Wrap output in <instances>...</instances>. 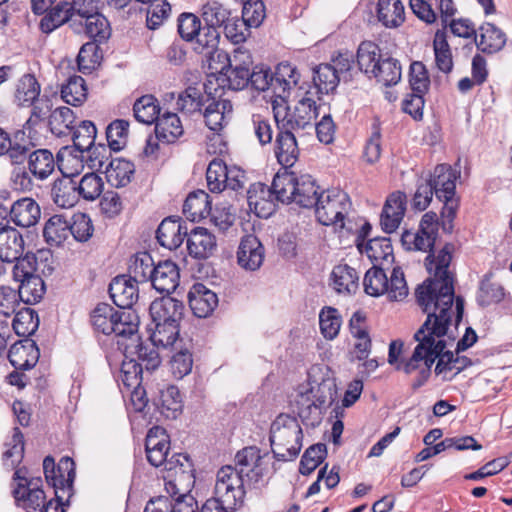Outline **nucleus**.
Masks as SVG:
<instances>
[{
  "label": "nucleus",
  "mask_w": 512,
  "mask_h": 512,
  "mask_svg": "<svg viewBox=\"0 0 512 512\" xmlns=\"http://www.w3.org/2000/svg\"><path fill=\"white\" fill-rule=\"evenodd\" d=\"M453 249L454 246L447 243L436 257L431 254L426 257V267L434 277L419 285L415 296L423 312H433L454 318L457 326L463 316L464 303L460 297L455 299L453 277L448 271Z\"/></svg>",
  "instance_id": "f257e3e1"
},
{
  "label": "nucleus",
  "mask_w": 512,
  "mask_h": 512,
  "mask_svg": "<svg viewBox=\"0 0 512 512\" xmlns=\"http://www.w3.org/2000/svg\"><path fill=\"white\" fill-rule=\"evenodd\" d=\"M427 318L414 335L418 345L410 359L397 365L398 370L406 374L418 373L413 382V388L421 387L431 374V367L435 360L446 348L447 342L444 339L449 333V328L454 318L439 315L433 312H424Z\"/></svg>",
  "instance_id": "f03ea898"
},
{
  "label": "nucleus",
  "mask_w": 512,
  "mask_h": 512,
  "mask_svg": "<svg viewBox=\"0 0 512 512\" xmlns=\"http://www.w3.org/2000/svg\"><path fill=\"white\" fill-rule=\"evenodd\" d=\"M299 100L293 109L284 102L273 100L272 109L278 129H288L294 132L313 129L314 120L318 116L319 107L316 99L304 91V86L298 87Z\"/></svg>",
  "instance_id": "7ed1b4c3"
},
{
  "label": "nucleus",
  "mask_w": 512,
  "mask_h": 512,
  "mask_svg": "<svg viewBox=\"0 0 512 512\" xmlns=\"http://www.w3.org/2000/svg\"><path fill=\"white\" fill-rule=\"evenodd\" d=\"M274 187L279 194L280 202L296 203L303 208H314L321 193L312 176H297L288 171L274 176Z\"/></svg>",
  "instance_id": "20e7f679"
},
{
  "label": "nucleus",
  "mask_w": 512,
  "mask_h": 512,
  "mask_svg": "<svg viewBox=\"0 0 512 512\" xmlns=\"http://www.w3.org/2000/svg\"><path fill=\"white\" fill-rule=\"evenodd\" d=\"M302 428L295 417L280 414L272 423L270 442L279 461L294 460L302 448Z\"/></svg>",
  "instance_id": "39448f33"
},
{
  "label": "nucleus",
  "mask_w": 512,
  "mask_h": 512,
  "mask_svg": "<svg viewBox=\"0 0 512 512\" xmlns=\"http://www.w3.org/2000/svg\"><path fill=\"white\" fill-rule=\"evenodd\" d=\"M91 324L95 331L104 335L114 334L119 340L138 331L139 321L134 311H117L106 303L98 304L91 313Z\"/></svg>",
  "instance_id": "423d86ee"
},
{
  "label": "nucleus",
  "mask_w": 512,
  "mask_h": 512,
  "mask_svg": "<svg viewBox=\"0 0 512 512\" xmlns=\"http://www.w3.org/2000/svg\"><path fill=\"white\" fill-rule=\"evenodd\" d=\"M217 60L222 64L221 67H213L210 63V68L219 73L217 80L221 81L224 87L238 91L249 85V73L253 61L248 50L238 47L231 55L219 52Z\"/></svg>",
  "instance_id": "0eeeda50"
},
{
  "label": "nucleus",
  "mask_w": 512,
  "mask_h": 512,
  "mask_svg": "<svg viewBox=\"0 0 512 512\" xmlns=\"http://www.w3.org/2000/svg\"><path fill=\"white\" fill-rule=\"evenodd\" d=\"M365 292L374 297L387 294L392 301H401L408 295V286L400 267L393 268L388 278L383 269L376 266L370 268L363 280Z\"/></svg>",
  "instance_id": "6e6552de"
},
{
  "label": "nucleus",
  "mask_w": 512,
  "mask_h": 512,
  "mask_svg": "<svg viewBox=\"0 0 512 512\" xmlns=\"http://www.w3.org/2000/svg\"><path fill=\"white\" fill-rule=\"evenodd\" d=\"M314 209L322 225L344 228V219L351 209V201L346 192L337 188L327 189L320 193Z\"/></svg>",
  "instance_id": "1a4fd4ad"
},
{
  "label": "nucleus",
  "mask_w": 512,
  "mask_h": 512,
  "mask_svg": "<svg viewBox=\"0 0 512 512\" xmlns=\"http://www.w3.org/2000/svg\"><path fill=\"white\" fill-rule=\"evenodd\" d=\"M244 497V478L232 466L222 467L217 472L214 497L210 500L217 501L226 510L235 511L243 504Z\"/></svg>",
  "instance_id": "9d476101"
},
{
  "label": "nucleus",
  "mask_w": 512,
  "mask_h": 512,
  "mask_svg": "<svg viewBox=\"0 0 512 512\" xmlns=\"http://www.w3.org/2000/svg\"><path fill=\"white\" fill-rule=\"evenodd\" d=\"M43 470L47 483L54 488L55 497L57 499L72 496V487L75 479V464L69 457H63L58 465L55 464L51 456H47L43 460Z\"/></svg>",
  "instance_id": "9b49d317"
},
{
  "label": "nucleus",
  "mask_w": 512,
  "mask_h": 512,
  "mask_svg": "<svg viewBox=\"0 0 512 512\" xmlns=\"http://www.w3.org/2000/svg\"><path fill=\"white\" fill-rule=\"evenodd\" d=\"M43 470L47 483L54 488L55 497L57 499L72 496V487L75 479V464L69 457H63L58 465L55 464L51 456H47L43 460Z\"/></svg>",
  "instance_id": "f8f14e48"
},
{
  "label": "nucleus",
  "mask_w": 512,
  "mask_h": 512,
  "mask_svg": "<svg viewBox=\"0 0 512 512\" xmlns=\"http://www.w3.org/2000/svg\"><path fill=\"white\" fill-rule=\"evenodd\" d=\"M206 180L213 193H220L225 189L238 191L244 188L246 175L241 168L227 166L222 159L214 158L207 167Z\"/></svg>",
  "instance_id": "ddd939ff"
},
{
  "label": "nucleus",
  "mask_w": 512,
  "mask_h": 512,
  "mask_svg": "<svg viewBox=\"0 0 512 512\" xmlns=\"http://www.w3.org/2000/svg\"><path fill=\"white\" fill-rule=\"evenodd\" d=\"M438 235V216L435 212L425 213L420 221L417 232L405 230L401 235V243L408 251H430Z\"/></svg>",
  "instance_id": "4468645a"
},
{
  "label": "nucleus",
  "mask_w": 512,
  "mask_h": 512,
  "mask_svg": "<svg viewBox=\"0 0 512 512\" xmlns=\"http://www.w3.org/2000/svg\"><path fill=\"white\" fill-rule=\"evenodd\" d=\"M21 470L14 473V480L17 486L13 490L16 504L27 512H40L46 503V495L41 488V478L27 479L20 475Z\"/></svg>",
  "instance_id": "2eb2a0df"
},
{
  "label": "nucleus",
  "mask_w": 512,
  "mask_h": 512,
  "mask_svg": "<svg viewBox=\"0 0 512 512\" xmlns=\"http://www.w3.org/2000/svg\"><path fill=\"white\" fill-rule=\"evenodd\" d=\"M247 201L251 211L260 218H268L276 209V201H280L279 194L274 187L257 182L250 185L247 191Z\"/></svg>",
  "instance_id": "dca6fc26"
},
{
  "label": "nucleus",
  "mask_w": 512,
  "mask_h": 512,
  "mask_svg": "<svg viewBox=\"0 0 512 512\" xmlns=\"http://www.w3.org/2000/svg\"><path fill=\"white\" fill-rule=\"evenodd\" d=\"M118 344L123 347L126 358H135L146 371L155 370L160 365V357L157 350L150 345H145L138 331L133 334H127L123 340H118Z\"/></svg>",
  "instance_id": "f3484780"
},
{
  "label": "nucleus",
  "mask_w": 512,
  "mask_h": 512,
  "mask_svg": "<svg viewBox=\"0 0 512 512\" xmlns=\"http://www.w3.org/2000/svg\"><path fill=\"white\" fill-rule=\"evenodd\" d=\"M206 126L219 133L232 119L233 105L230 100L207 95V102L202 112Z\"/></svg>",
  "instance_id": "a211bd4d"
},
{
  "label": "nucleus",
  "mask_w": 512,
  "mask_h": 512,
  "mask_svg": "<svg viewBox=\"0 0 512 512\" xmlns=\"http://www.w3.org/2000/svg\"><path fill=\"white\" fill-rule=\"evenodd\" d=\"M407 206L405 193L396 191L391 193L383 206L380 215V225L384 232L392 233L400 226Z\"/></svg>",
  "instance_id": "6ab92c4d"
},
{
  "label": "nucleus",
  "mask_w": 512,
  "mask_h": 512,
  "mask_svg": "<svg viewBox=\"0 0 512 512\" xmlns=\"http://www.w3.org/2000/svg\"><path fill=\"white\" fill-rule=\"evenodd\" d=\"M109 294L116 306L131 311L139 297L138 282L127 275H119L110 283Z\"/></svg>",
  "instance_id": "aec40b11"
},
{
  "label": "nucleus",
  "mask_w": 512,
  "mask_h": 512,
  "mask_svg": "<svg viewBox=\"0 0 512 512\" xmlns=\"http://www.w3.org/2000/svg\"><path fill=\"white\" fill-rule=\"evenodd\" d=\"M340 75L337 68L331 64H320L313 70V85L305 84L304 91L315 99H320V94L333 92L339 84Z\"/></svg>",
  "instance_id": "412c9836"
},
{
  "label": "nucleus",
  "mask_w": 512,
  "mask_h": 512,
  "mask_svg": "<svg viewBox=\"0 0 512 512\" xmlns=\"http://www.w3.org/2000/svg\"><path fill=\"white\" fill-rule=\"evenodd\" d=\"M265 250L262 243L254 235L242 238L237 251V262L247 271H256L263 264Z\"/></svg>",
  "instance_id": "4be33fe9"
},
{
  "label": "nucleus",
  "mask_w": 512,
  "mask_h": 512,
  "mask_svg": "<svg viewBox=\"0 0 512 512\" xmlns=\"http://www.w3.org/2000/svg\"><path fill=\"white\" fill-rule=\"evenodd\" d=\"M170 449L169 436L159 427H152L145 439V450L148 462L154 467H160L165 462Z\"/></svg>",
  "instance_id": "5701e85b"
},
{
  "label": "nucleus",
  "mask_w": 512,
  "mask_h": 512,
  "mask_svg": "<svg viewBox=\"0 0 512 512\" xmlns=\"http://www.w3.org/2000/svg\"><path fill=\"white\" fill-rule=\"evenodd\" d=\"M475 44L479 51L485 54H494L501 51L507 42L506 33L495 24L484 22L477 29Z\"/></svg>",
  "instance_id": "b1692460"
},
{
  "label": "nucleus",
  "mask_w": 512,
  "mask_h": 512,
  "mask_svg": "<svg viewBox=\"0 0 512 512\" xmlns=\"http://www.w3.org/2000/svg\"><path fill=\"white\" fill-rule=\"evenodd\" d=\"M458 177L459 172L452 169L450 165L439 164L426 180L431 184L435 196L442 200L443 198L455 196V182Z\"/></svg>",
  "instance_id": "393cba45"
},
{
  "label": "nucleus",
  "mask_w": 512,
  "mask_h": 512,
  "mask_svg": "<svg viewBox=\"0 0 512 512\" xmlns=\"http://www.w3.org/2000/svg\"><path fill=\"white\" fill-rule=\"evenodd\" d=\"M188 302L193 314L198 318H206L218 306L215 292L202 283L194 284L188 293Z\"/></svg>",
  "instance_id": "a878e982"
},
{
  "label": "nucleus",
  "mask_w": 512,
  "mask_h": 512,
  "mask_svg": "<svg viewBox=\"0 0 512 512\" xmlns=\"http://www.w3.org/2000/svg\"><path fill=\"white\" fill-rule=\"evenodd\" d=\"M9 217L15 225L29 228L38 223L41 217V209L33 198L22 197L12 203Z\"/></svg>",
  "instance_id": "bb28decb"
},
{
  "label": "nucleus",
  "mask_w": 512,
  "mask_h": 512,
  "mask_svg": "<svg viewBox=\"0 0 512 512\" xmlns=\"http://www.w3.org/2000/svg\"><path fill=\"white\" fill-rule=\"evenodd\" d=\"M216 237L204 227H196L187 233V249L195 259H207L216 250Z\"/></svg>",
  "instance_id": "cd10ccee"
},
{
  "label": "nucleus",
  "mask_w": 512,
  "mask_h": 512,
  "mask_svg": "<svg viewBox=\"0 0 512 512\" xmlns=\"http://www.w3.org/2000/svg\"><path fill=\"white\" fill-rule=\"evenodd\" d=\"M25 242L23 235L16 228L3 225L0 227V260L12 263L23 255Z\"/></svg>",
  "instance_id": "c85d7f7f"
},
{
  "label": "nucleus",
  "mask_w": 512,
  "mask_h": 512,
  "mask_svg": "<svg viewBox=\"0 0 512 512\" xmlns=\"http://www.w3.org/2000/svg\"><path fill=\"white\" fill-rule=\"evenodd\" d=\"M152 322L179 324L183 316L184 305L172 297L154 300L149 308Z\"/></svg>",
  "instance_id": "c756f323"
},
{
  "label": "nucleus",
  "mask_w": 512,
  "mask_h": 512,
  "mask_svg": "<svg viewBox=\"0 0 512 512\" xmlns=\"http://www.w3.org/2000/svg\"><path fill=\"white\" fill-rule=\"evenodd\" d=\"M180 273L178 266L170 261L159 262L154 268L151 284L159 293H172L179 285Z\"/></svg>",
  "instance_id": "7c9ffc66"
},
{
  "label": "nucleus",
  "mask_w": 512,
  "mask_h": 512,
  "mask_svg": "<svg viewBox=\"0 0 512 512\" xmlns=\"http://www.w3.org/2000/svg\"><path fill=\"white\" fill-rule=\"evenodd\" d=\"M187 236V228L179 220L171 217L165 218L156 231L159 244L169 250H175L183 243Z\"/></svg>",
  "instance_id": "2f4dec72"
},
{
  "label": "nucleus",
  "mask_w": 512,
  "mask_h": 512,
  "mask_svg": "<svg viewBox=\"0 0 512 512\" xmlns=\"http://www.w3.org/2000/svg\"><path fill=\"white\" fill-rule=\"evenodd\" d=\"M273 77L275 100L284 102L289 96L291 89L298 85L300 73L292 64L283 62L278 64Z\"/></svg>",
  "instance_id": "473e14b6"
},
{
  "label": "nucleus",
  "mask_w": 512,
  "mask_h": 512,
  "mask_svg": "<svg viewBox=\"0 0 512 512\" xmlns=\"http://www.w3.org/2000/svg\"><path fill=\"white\" fill-rule=\"evenodd\" d=\"M275 144V155L279 164L285 168L292 167L299 156V148L294 131L278 129Z\"/></svg>",
  "instance_id": "72a5a7b5"
},
{
  "label": "nucleus",
  "mask_w": 512,
  "mask_h": 512,
  "mask_svg": "<svg viewBox=\"0 0 512 512\" xmlns=\"http://www.w3.org/2000/svg\"><path fill=\"white\" fill-rule=\"evenodd\" d=\"M8 358L16 369L28 370L36 365L39 359V349L31 340L20 341L10 347Z\"/></svg>",
  "instance_id": "f704fd0d"
},
{
  "label": "nucleus",
  "mask_w": 512,
  "mask_h": 512,
  "mask_svg": "<svg viewBox=\"0 0 512 512\" xmlns=\"http://www.w3.org/2000/svg\"><path fill=\"white\" fill-rule=\"evenodd\" d=\"M55 167L56 161L49 149H34L28 156L27 169L39 181L46 180L55 171Z\"/></svg>",
  "instance_id": "c9c22d12"
},
{
  "label": "nucleus",
  "mask_w": 512,
  "mask_h": 512,
  "mask_svg": "<svg viewBox=\"0 0 512 512\" xmlns=\"http://www.w3.org/2000/svg\"><path fill=\"white\" fill-rule=\"evenodd\" d=\"M334 290L339 294H354L359 288V274L347 264L335 266L331 273Z\"/></svg>",
  "instance_id": "e433bc0d"
},
{
  "label": "nucleus",
  "mask_w": 512,
  "mask_h": 512,
  "mask_svg": "<svg viewBox=\"0 0 512 512\" xmlns=\"http://www.w3.org/2000/svg\"><path fill=\"white\" fill-rule=\"evenodd\" d=\"M134 172V164L122 158L111 159L104 169L107 182L116 188L128 185Z\"/></svg>",
  "instance_id": "4c0bfd02"
},
{
  "label": "nucleus",
  "mask_w": 512,
  "mask_h": 512,
  "mask_svg": "<svg viewBox=\"0 0 512 512\" xmlns=\"http://www.w3.org/2000/svg\"><path fill=\"white\" fill-rule=\"evenodd\" d=\"M378 21L386 28H398L405 21V8L401 0H378Z\"/></svg>",
  "instance_id": "58836bf2"
},
{
  "label": "nucleus",
  "mask_w": 512,
  "mask_h": 512,
  "mask_svg": "<svg viewBox=\"0 0 512 512\" xmlns=\"http://www.w3.org/2000/svg\"><path fill=\"white\" fill-rule=\"evenodd\" d=\"M211 212V199L204 190H196L187 196L183 213L191 221H199L209 216Z\"/></svg>",
  "instance_id": "ea45409f"
},
{
  "label": "nucleus",
  "mask_w": 512,
  "mask_h": 512,
  "mask_svg": "<svg viewBox=\"0 0 512 512\" xmlns=\"http://www.w3.org/2000/svg\"><path fill=\"white\" fill-rule=\"evenodd\" d=\"M184 129L179 116L173 112H165L155 124V134L163 143H173L183 135Z\"/></svg>",
  "instance_id": "a19ab883"
},
{
  "label": "nucleus",
  "mask_w": 512,
  "mask_h": 512,
  "mask_svg": "<svg viewBox=\"0 0 512 512\" xmlns=\"http://www.w3.org/2000/svg\"><path fill=\"white\" fill-rule=\"evenodd\" d=\"M220 39V32L210 26L200 27L199 32L195 35L192 42L193 49L206 57H209L212 61L217 59V54L223 52L218 50V44Z\"/></svg>",
  "instance_id": "79ce46f5"
},
{
  "label": "nucleus",
  "mask_w": 512,
  "mask_h": 512,
  "mask_svg": "<svg viewBox=\"0 0 512 512\" xmlns=\"http://www.w3.org/2000/svg\"><path fill=\"white\" fill-rule=\"evenodd\" d=\"M51 196L54 203L61 208H71L78 202L76 181L63 177L54 181Z\"/></svg>",
  "instance_id": "37998d69"
},
{
  "label": "nucleus",
  "mask_w": 512,
  "mask_h": 512,
  "mask_svg": "<svg viewBox=\"0 0 512 512\" xmlns=\"http://www.w3.org/2000/svg\"><path fill=\"white\" fill-rule=\"evenodd\" d=\"M206 102L207 95H204L202 89L196 86H188L183 92L179 93L176 105L177 109L183 114L192 115L201 113Z\"/></svg>",
  "instance_id": "c03bdc74"
},
{
  "label": "nucleus",
  "mask_w": 512,
  "mask_h": 512,
  "mask_svg": "<svg viewBox=\"0 0 512 512\" xmlns=\"http://www.w3.org/2000/svg\"><path fill=\"white\" fill-rule=\"evenodd\" d=\"M435 64L439 71L448 74L453 69V56L444 29L436 31L433 39Z\"/></svg>",
  "instance_id": "a18cd8bd"
},
{
  "label": "nucleus",
  "mask_w": 512,
  "mask_h": 512,
  "mask_svg": "<svg viewBox=\"0 0 512 512\" xmlns=\"http://www.w3.org/2000/svg\"><path fill=\"white\" fill-rule=\"evenodd\" d=\"M17 289L21 301L25 304L33 305L40 302L45 295L46 286L40 275H30L17 281Z\"/></svg>",
  "instance_id": "49530a36"
},
{
  "label": "nucleus",
  "mask_w": 512,
  "mask_h": 512,
  "mask_svg": "<svg viewBox=\"0 0 512 512\" xmlns=\"http://www.w3.org/2000/svg\"><path fill=\"white\" fill-rule=\"evenodd\" d=\"M298 415L306 425L315 426L320 423L322 408L325 406V400L317 404L312 399V390L300 393L296 401Z\"/></svg>",
  "instance_id": "de8ad7c7"
},
{
  "label": "nucleus",
  "mask_w": 512,
  "mask_h": 512,
  "mask_svg": "<svg viewBox=\"0 0 512 512\" xmlns=\"http://www.w3.org/2000/svg\"><path fill=\"white\" fill-rule=\"evenodd\" d=\"M41 86L34 75H23L16 84L15 101L19 106L30 107L40 97Z\"/></svg>",
  "instance_id": "09e8293b"
},
{
  "label": "nucleus",
  "mask_w": 512,
  "mask_h": 512,
  "mask_svg": "<svg viewBox=\"0 0 512 512\" xmlns=\"http://www.w3.org/2000/svg\"><path fill=\"white\" fill-rule=\"evenodd\" d=\"M76 116L69 107H59L53 110L49 116L51 132L58 136H68L75 128Z\"/></svg>",
  "instance_id": "8fccbe9b"
},
{
  "label": "nucleus",
  "mask_w": 512,
  "mask_h": 512,
  "mask_svg": "<svg viewBox=\"0 0 512 512\" xmlns=\"http://www.w3.org/2000/svg\"><path fill=\"white\" fill-rule=\"evenodd\" d=\"M70 234V222L61 215H53L45 223L43 237L50 246H60Z\"/></svg>",
  "instance_id": "3c124183"
},
{
  "label": "nucleus",
  "mask_w": 512,
  "mask_h": 512,
  "mask_svg": "<svg viewBox=\"0 0 512 512\" xmlns=\"http://www.w3.org/2000/svg\"><path fill=\"white\" fill-rule=\"evenodd\" d=\"M160 111L158 100L150 94L138 98L133 105L135 119L143 124L156 123L161 116Z\"/></svg>",
  "instance_id": "603ef678"
},
{
  "label": "nucleus",
  "mask_w": 512,
  "mask_h": 512,
  "mask_svg": "<svg viewBox=\"0 0 512 512\" xmlns=\"http://www.w3.org/2000/svg\"><path fill=\"white\" fill-rule=\"evenodd\" d=\"M357 64L359 69L370 76L375 72L376 66L382 59L379 46L372 41H363L357 50Z\"/></svg>",
  "instance_id": "864d4df0"
},
{
  "label": "nucleus",
  "mask_w": 512,
  "mask_h": 512,
  "mask_svg": "<svg viewBox=\"0 0 512 512\" xmlns=\"http://www.w3.org/2000/svg\"><path fill=\"white\" fill-rule=\"evenodd\" d=\"M357 247L373 262L389 261L393 258V247L391 241L387 237H375L369 239L365 245L362 242L357 243Z\"/></svg>",
  "instance_id": "5fc2aeb1"
},
{
  "label": "nucleus",
  "mask_w": 512,
  "mask_h": 512,
  "mask_svg": "<svg viewBox=\"0 0 512 512\" xmlns=\"http://www.w3.org/2000/svg\"><path fill=\"white\" fill-rule=\"evenodd\" d=\"M155 267L153 258L148 252L137 253L129 265L128 277L138 283L151 281Z\"/></svg>",
  "instance_id": "6e6d98bb"
},
{
  "label": "nucleus",
  "mask_w": 512,
  "mask_h": 512,
  "mask_svg": "<svg viewBox=\"0 0 512 512\" xmlns=\"http://www.w3.org/2000/svg\"><path fill=\"white\" fill-rule=\"evenodd\" d=\"M61 97L69 105H81L87 98L85 80L78 75L70 76L67 82L62 85Z\"/></svg>",
  "instance_id": "4d7b16f0"
},
{
  "label": "nucleus",
  "mask_w": 512,
  "mask_h": 512,
  "mask_svg": "<svg viewBox=\"0 0 512 512\" xmlns=\"http://www.w3.org/2000/svg\"><path fill=\"white\" fill-rule=\"evenodd\" d=\"M369 77H374L384 86L396 85L401 79V66L396 59L382 58L375 72H372Z\"/></svg>",
  "instance_id": "13d9d810"
},
{
  "label": "nucleus",
  "mask_w": 512,
  "mask_h": 512,
  "mask_svg": "<svg viewBox=\"0 0 512 512\" xmlns=\"http://www.w3.org/2000/svg\"><path fill=\"white\" fill-rule=\"evenodd\" d=\"M5 155H8L12 163L21 164L35 148V144L28 138L25 133L19 131L10 138V145H8Z\"/></svg>",
  "instance_id": "bf43d9fd"
},
{
  "label": "nucleus",
  "mask_w": 512,
  "mask_h": 512,
  "mask_svg": "<svg viewBox=\"0 0 512 512\" xmlns=\"http://www.w3.org/2000/svg\"><path fill=\"white\" fill-rule=\"evenodd\" d=\"M14 315L12 327L18 336L29 337L38 329L39 318L34 310L23 308L17 310Z\"/></svg>",
  "instance_id": "052dcab7"
},
{
  "label": "nucleus",
  "mask_w": 512,
  "mask_h": 512,
  "mask_svg": "<svg viewBox=\"0 0 512 512\" xmlns=\"http://www.w3.org/2000/svg\"><path fill=\"white\" fill-rule=\"evenodd\" d=\"M97 130L93 122L85 120L78 126H75L71 134L75 148L81 153V158H84L86 149L94 145Z\"/></svg>",
  "instance_id": "680f3d73"
},
{
  "label": "nucleus",
  "mask_w": 512,
  "mask_h": 512,
  "mask_svg": "<svg viewBox=\"0 0 512 512\" xmlns=\"http://www.w3.org/2000/svg\"><path fill=\"white\" fill-rule=\"evenodd\" d=\"M342 324L341 316L336 308L324 307L319 314L320 330L324 338L333 340L337 337Z\"/></svg>",
  "instance_id": "e2e57ef3"
},
{
  "label": "nucleus",
  "mask_w": 512,
  "mask_h": 512,
  "mask_svg": "<svg viewBox=\"0 0 512 512\" xmlns=\"http://www.w3.org/2000/svg\"><path fill=\"white\" fill-rule=\"evenodd\" d=\"M72 18L68 2L57 4L40 21V29L43 33H50Z\"/></svg>",
  "instance_id": "0e129e2a"
},
{
  "label": "nucleus",
  "mask_w": 512,
  "mask_h": 512,
  "mask_svg": "<svg viewBox=\"0 0 512 512\" xmlns=\"http://www.w3.org/2000/svg\"><path fill=\"white\" fill-rule=\"evenodd\" d=\"M230 10L217 1H209L202 8V17L207 26L219 29L224 26L230 16Z\"/></svg>",
  "instance_id": "69168bd1"
},
{
  "label": "nucleus",
  "mask_w": 512,
  "mask_h": 512,
  "mask_svg": "<svg viewBox=\"0 0 512 512\" xmlns=\"http://www.w3.org/2000/svg\"><path fill=\"white\" fill-rule=\"evenodd\" d=\"M327 455L326 445L323 443H317L310 446L303 454L299 472L302 475L311 474L325 459Z\"/></svg>",
  "instance_id": "338daca9"
},
{
  "label": "nucleus",
  "mask_w": 512,
  "mask_h": 512,
  "mask_svg": "<svg viewBox=\"0 0 512 512\" xmlns=\"http://www.w3.org/2000/svg\"><path fill=\"white\" fill-rule=\"evenodd\" d=\"M260 460V452L256 447H245L236 454L234 468L242 478L249 477L250 472L258 467Z\"/></svg>",
  "instance_id": "774afa93"
}]
</instances>
